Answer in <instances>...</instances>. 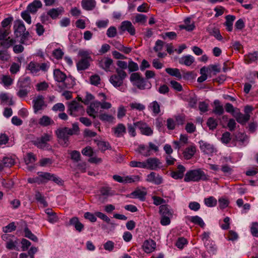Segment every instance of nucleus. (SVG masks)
Returning a JSON list of instances; mask_svg holds the SVG:
<instances>
[{
    "label": "nucleus",
    "mask_w": 258,
    "mask_h": 258,
    "mask_svg": "<svg viewBox=\"0 0 258 258\" xmlns=\"http://www.w3.org/2000/svg\"><path fill=\"white\" fill-rule=\"evenodd\" d=\"M80 128L77 122L72 124V128L63 127L57 129L55 134L57 138L59 140V143L63 147H68L70 144V137L74 135H78Z\"/></svg>",
    "instance_id": "f257e3e1"
},
{
    "label": "nucleus",
    "mask_w": 258,
    "mask_h": 258,
    "mask_svg": "<svg viewBox=\"0 0 258 258\" xmlns=\"http://www.w3.org/2000/svg\"><path fill=\"white\" fill-rule=\"evenodd\" d=\"M53 77L55 81L63 83L62 89L71 88L75 84V81L72 77H67L66 75L59 69L54 70Z\"/></svg>",
    "instance_id": "f03ea898"
},
{
    "label": "nucleus",
    "mask_w": 258,
    "mask_h": 258,
    "mask_svg": "<svg viewBox=\"0 0 258 258\" xmlns=\"http://www.w3.org/2000/svg\"><path fill=\"white\" fill-rule=\"evenodd\" d=\"M208 179V175H206L201 169H198L188 171L185 174L184 181L198 182L201 180L206 181Z\"/></svg>",
    "instance_id": "7ed1b4c3"
},
{
    "label": "nucleus",
    "mask_w": 258,
    "mask_h": 258,
    "mask_svg": "<svg viewBox=\"0 0 258 258\" xmlns=\"http://www.w3.org/2000/svg\"><path fill=\"white\" fill-rule=\"evenodd\" d=\"M116 74L111 76L109 79L110 83L114 87H119L122 86L123 80L127 77V74L124 70L116 69Z\"/></svg>",
    "instance_id": "20e7f679"
},
{
    "label": "nucleus",
    "mask_w": 258,
    "mask_h": 258,
    "mask_svg": "<svg viewBox=\"0 0 258 258\" xmlns=\"http://www.w3.org/2000/svg\"><path fill=\"white\" fill-rule=\"evenodd\" d=\"M130 81L133 83L134 85L140 90L145 89L146 86H148V88L151 87V84L147 85L146 80L141 76L139 73H132L130 76Z\"/></svg>",
    "instance_id": "39448f33"
},
{
    "label": "nucleus",
    "mask_w": 258,
    "mask_h": 258,
    "mask_svg": "<svg viewBox=\"0 0 258 258\" xmlns=\"http://www.w3.org/2000/svg\"><path fill=\"white\" fill-rule=\"evenodd\" d=\"M68 113L74 117L79 116L84 112L83 106L76 101H73L68 104Z\"/></svg>",
    "instance_id": "423d86ee"
},
{
    "label": "nucleus",
    "mask_w": 258,
    "mask_h": 258,
    "mask_svg": "<svg viewBox=\"0 0 258 258\" xmlns=\"http://www.w3.org/2000/svg\"><path fill=\"white\" fill-rule=\"evenodd\" d=\"M51 138V136L48 134H44L41 137L34 141L33 144L39 149H44L49 147L47 143Z\"/></svg>",
    "instance_id": "0eeeda50"
},
{
    "label": "nucleus",
    "mask_w": 258,
    "mask_h": 258,
    "mask_svg": "<svg viewBox=\"0 0 258 258\" xmlns=\"http://www.w3.org/2000/svg\"><path fill=\"white\" fill-rule=\"evenodd\" d=\"M146 169L156 170L162 167V163L157 158H149L146 161Z\"/></svg>",
    "instance_id": "6e6552de"
},
{
    "label": "nucleus",
    "mask_w": 258,
    "mask_h": 258,
    "mask_svg": "<svg viewBox=\"0 0 258 258\" xmlns=\"http://www.w3.org/2000/svg\"><path fill=\"white\" fill-rule=\"evenodd\" d=\"M135 125L136 128H139L142 134L144 135L150 136L153 134V131L152 128L148 126L146 123L143 121H140L136 122H135Z\"/></svg>",
    "instance_id": "1a4fd4ad"
},
{
    "label": "nucleus",
    "mask_w": 258,
    "mask_h": 258,
    "mask_svg": "<svg viewBox=\"0 0 258 258\" xmlns=\"http://www.w3.org/2000/svg\"><path fill=\"white\" fill-rule=\"evenodd\" d=\"M233 116L236 119V121L241 125H245L246 123L250 119V114H244L241 113L239 109L235 111L233 113Z\"/></svg>",
    "instance_id": "9d476101"
},
{
    "label": "nucleus",
    "mask_w": 258,
    "mask_h": 258,
    "mask_svg": "<svg viewBox=\"0 0 258 258\" xmlns=\"http://www.w3.org/2000/svg\"><path fill=\"white\" fill-rule=\"evenodd\" d=\"M44 98L42 95H39L35 99H33V109L34 111L36 113L39 110L43 109V107L46 106L45 104Z\"/></svg>",
    "instance_id": "9b49d317"
},
{
    "label": "nucleus",
    "mask_w": 258,
    "mask_h": 258,
    "mask_svg": "<svg viewBox=\"0 0 258 258\" xmlns=\"http://www.w3.org/2000/svg\"><path fill=\"white\" fill-rule=\"evenodd\" d=\"M14 34L16 37H19L26 31V28L22 21L18 20L14 22Z\"/></svg>",
    "instance_id": "f8f14e48"
},
{
    "label": "nucleus",
    "mask_w": 258,
    "mask_h": 258,
    "mask_svg": "<svg viewBox=\"0 0 258 258\" xmlns=\"http://www.w3.org/2000/svg\"><path fill=\"white\" fill-rule=\"evenodd\" d=\"M17 86L18 89L27 90L30 91L31 88V82L29 77H27L23 79H19L17 82Z\"/></svg>",
    "instance_id": "ddd939ff"
},
{
    "label": "nucleus",
    "mask_w": 258,
    "mask_h": 258,
    "mask_svg": "<svg viewBox=\"0 0 258 258\" xmlns=\"http://www.w3.org/2000/svg\"><path fill=\"white\" fill-rule=\"evenodd\" d=\"M201 150L206 154H211L215 151L214 146L202 140L199 142Z\"/></svg>",
    "instance_id": "4468645a"
},
{
    "label": "nucleus",
    "mask_w": 258,
    "mask_h": 258,
    "mask_svg": "<svg viewBox=\"0 0 258 258\" xmlns=\"http://www.w3.org/2000/svg\"><path fill=\"white\" fill-rule=\"evenodd\" d=\"M146 181L159 185L162 183L163 179L158 174H156L154 172H151L147 176Z\"/></svg>",
    "instance_id": "2eb2a0df"
},
{
    "label": "nucleus",
    "mask_w": 258,
    "mask_h": 258,
    "mask_svg": "<svg viewBox=\"0 0 258 258\" xmlns=\"http://www.w3.org/2000/svg\"><path fill=\"white\" fill-rule=\"evenodd\" d=\"M120 29L122 31H127L131 35L135 34V28L130 21H123L120 26Z\"/></svg>",
    "instance_id": "dca6fc26"
},
{
    "label": "nucleus",
    "mask_w": 258,
    "mask_h": 258,
    "mask_svg": "<svg viewBox=\"0 0 258 258\" xmlns=\"http://www.w3.org/2000/svg\"><path fill=\"white\" fill-rule=\"evenodd\" d=\"M185 168L179 164L177 166V171H172L170 173L171 176L175 179H181L183 178Z\"/></svg>",
    "instance_id": "f3484780"
},
{
    "label": "nucleus",
    "mask_w": 258,
    "mask_h": 258,
    "mask_svg": "<svg viewBox=\"0 0 258 258\" xmlns=\"http://www.w3.org/2000/svg\"><path fill=\"white\" fill-rule=\"evenodd\" d=\"M113 63V60L109 57H104L99 60V66L106 72L110 71V66Z\"/></svg>",
    "instance_id": "a211bd4d"
},
{
    "label": "nucleus",
    "mask_w": 258,
    "mask_h": 258,
    "mask_svg": "<svg viewBox=\"0 0 258 258\" xmlns=\"http://www.w3.org/2000/svg\"><path fill=\"white\" fill-rule=\"evenodd\" d=\"M156 242L151 239L146 240L143 244V248L146 253H150L154 251L156 248Z\"/></svg>",
    "instance_id": "6ab92c4d"
},
{
    "label": "nucleus",
    "mask_w": 258,
    "mask_h": 258,
    "mask_svg": "<svg viewBox=\"0 0 258 258\" xmlns=\"http://www.w3.org/2000/svg\"><path fill=\"white\" fill-rule=\"evenodd\" d=\"M115 137L119 138L123 136L126 133V127L122 123H118L115 127L112 128Z\"/></svg>",
    "instance_id": "aec40b11"
},
{
    "label": "nucleus",
    "mask_w": 258,
    "mask_h": 258,
    "mask_svg": "<svg viewBox=\"0 0 258 258\" xmlns=\"http://www.w3.org/2000/svg\"><path fill=\"white\" fill-rule=\"evenodd\" d=\"M42 4L39 0H35L32 3H30L27 7V10L30 13L34 14L35 13L39 8H41Z\"/></svg>",
    "instance_id": "412c9836"
},
{
    "label": "nucleus",
    "mask_w": 258,
    "mask_h": 258,
    "mask_svg": "<svg viewBox=\"0 0 258 258\" xmlns=\"http://www.w3.org/2000/svg\"><path fill=\"white\" fill-rule=\"evenodd\" d=\"M81 5L86 11H92L96 7V2L95 0H82Z\"/></svg>",
    "instance_id": "4be33fe9"
},
{
    "label": "nucleus",
    "mask_w": 258,
    "mask_h": 258,
    "mask_svg": "<svg viewBox=\"0 0 258 258\" xmlns=\"http://www.w3.org/2000/svg\"><path fill=\"white\" fill-rule=\"evenodd\" d=\"M63 12V9L62 7L57 8H53L47 12V15L50 16L52 19H56L59 15H61Z\"/></svg>",
    "instance_id": "5701e85b"
},
{
    "label": "nucleus",
    "mask_w": 258,
    "mask_h": 258,
    "mask_svg": "<svg viewBox=\"0 0 258 258\" xmlns=\"http://www.w3.org/2000/svg\"><path fill=\"white\" fill-rule=\"evenodd\" d=\"M131 195L134 198H137L142 201H144L146 199L147 191L145 190H141L140 189H137L132 192Z\"/></svg>",
    "instance_id": "b1692460"
},
{
    "label": "nucleus",
    "mask_w": 258,
    "mask_h": 258,
    "mask_svg": "<svg viewBox=\"0 0 258 258\" xmlns=\"http://www.w3.org/2000/svg\"><path fill=\"white\" fill-rule=\"evenodd\" d=\"M159 213L161 216L172 217L173 211L170 209L169 205H162L159 207Z\"/></svg>",
    "instance_id": "393cba45"
},
{
    "label": "nucleus",
    "mask_w": 258,
    "mask_h": 258,
    "mask_svg": "<svg viewBox=\"0 0 258 258\" xmlns=\"http://www.w3.org/2000/svg\"><path fill=\"white\" fill-rule=\"evenodd\" d=\"M194 57L190 55H187L182 56L179 60V63L186 66H190L194 62Z\"/></svg>",
    "instance_id": "a878e982"
},
{
    "label": "nucleus",
    "mask_w": 258,
    "mask_h": 258,
    "mask_svg": "<svg viewBox=\"0 0 258 258\" xmlns=\"http://www.w3.org/2000/svg\"><path fill=\"white\" fill-rule=\"evenodd\" d=\"M91 61V60L88 59L81 58L77 63V70L78 71H84L87 69L90 65V62Z\"/></svg>",
    "instance_id": "bb28decb"
},
{
    "label": "nucleus",
    "mask_w": 258,
    "mask_h": 258,
    "mask_svg": "<svg viewBox=\"0 0 258 258\" xmlns=\"http://www.w3.org/2000/svg\"><path fill=\"white\" fill-rule=\"evenodd\" d=\"M45 212L47 215V220L50 223H53L57 221V216H56V213L54 212L52 209H46L45 210Z\"/></svg>",
    "instance_id": "cd10ccee"
},
{
    "label": "nucleus",
    "mask_w": 258,
    "mask_h": 258,
    "mask_svg": "<svg viewBox=\"0 0 258 258\" xmlns=\"http://www.w3.org/2000/svg\"><path fill=\"white\" fill-rule=\"evenodd\" d=\"M39 124L42 126H47L54 124V122L48 116L43 115L39 119Z\"/></svg>",
    "instance_id": "c85d7f7f"
},
{
    "label": "nucleus",
    "mask_w": 258,
    "mask_h": 258,
    "mask_svg": "<svg viewBox=\"0 0 258 258\" xmlns=\"http://www.w3.org/2000/svg\"><path fill=\"white\" fill-rule=\"evenodd\" d=\"M33 75H36L39 72V63L34 61H31L26 68Z\"/></svg>",
    "instance_id": "c756f323"
},
{
    "label": "nucleus",
    "mask_w": 258,
    "mask_h": 258,
    "mask_svg": "<svg viewBox=\"0 0 258 258\" xmlns=\"http://www.w3.org/2000/svg\"><path fill=\"white\" fill-rule=\"evenodd\" d=\"M226 22L224 25L226 26V29L228 31L231 32L233 29V22L235 19V17L233 15H227L226 16Z\"/></svg>",
    "instance_id": "7c9ffc66"
},
{
    "label": "nucleus",
    "mask_w": 258,
    "mask_h": 258,
    "mask_svg": "<svg viewBox=\"0 0 258 258\" xmlns=\"http://www.w3.org/2000/svg\"><path fill=\"white\" fill-rule=\"evenodd\" d=\"M165 71L169 75L176 77L178 80L182 78V75L178 69L168 68L165 69Z\"/></svg>",
    "instance_id": "2f4dec72"
},
{
    "label": "nucleus",
    "mask_w": 258,
    "mask_h": 258,
    "mask_svg": "<svg viewBox=\"0 0 258 258\" xmlns=\"http://www.w3.org/2000/svg\"><path fill=\"white\" fill-rule=\"evenodd\" d=\"M215 107L213 110V112L215 114L221 115L223 114L224 111L223 107L220 104V102L218 100H215L214 102Z\"/></svg>",
    "instance_id": "473e14b6"
},
{
    "label": "nucleus",
    "mask_w": 258,
    "mask_h": 258,
    "mask_svg": "<svg viewBox=\"0 0 258 258\" xmlns=\"http://www.w3.org/2000/svg\"><path fill=\"white\" fill-rule=\"evenodd\" d=\"M136 151L145 157H148L151 155L150 149L144 145H140Z\"/></svg>",
    "instance_id": "72a5a7b5"
},
{
    "label": "nucleus",
    "mask_w": 258,
    "mask_h": 258,
    "mask_svg": "<svg viewBox=\"0 0 258 258\" xmlns=\"http://www.w3.org/2000/svg\"><path fill=\"white\" fill-rule=\"evenodd\" d=\"M148 107L155 115H157L161 112L160 105L157 101H154L150 103Z\"/></svg>",
    "instance_id": "f704fd0d"
},
{
    "label": "nucleus",
    "mask_w": 258,
    "mask_h": 258,
    "mask_svg": "<svg viewBox=\"0 0 258 258\" xmlns=\"http://www.w3.org/2000/svg\"><path fill=\"white\" fill-rule=\"evenodd\" d=\"M187 218L191 222L199 225L202 228H204L205 225L202 219L198 216L188 217Z\"/></svg>",
    "instance_id": "c9c22d12"
},
{
    "label": "nucleus",
    "mask_w": 258,
    "mask_h": 258,
    "mask_svg": "<svg viewBox=\"0 0 258 258\" xmlns=\"http://www.w3.org/2000/svg\"><path fill=\"white\" fill-rule=\"evenodd\" d=\"M196 151V147L194 146L188 147L183 152V156L185 159H189L194 155Z\"/></svg>",
    "instance_id": "e433bc0d"
},
{
    "label": "nucleus",
    "mask_w": 258,
    "mask_h": 258,
    "mask_svg": "<svg viewBox=\"0 0 258 258\" xmlns=\"http://www.w3.org/2000/svg\"><path fill=\"white\" fill-rule=\"evenodd\" d=\"M35 198L36 201L40 204L43 205L44 207H47L48 204L45 200V197L39 191H36Z\"/></svg>",
    "instance_id": "4c0bfd02"
},
{
    "label": "nucleus",
    "mask_w": 258,
    "mask_h": 258,
    "mask_svg": "<svg viewBox=\"0 0 258 258\" xmlns=\"http://www.w3.org/2000/svg\"><path fill=\"white\" fill-rule=\"evenodd\" d=\"M96 142L98 148L102 152H104L108 149H111V146L108 142L102 141H96Z\"/></svg>",
    "instance_id": "58836bf2"
},
{
    "label": "nucleus",
    "mask_w": 258,
    "mask_h": 258,
    "mask_svg": "<svg viewBox=\"0 0 258 258\" xmlns=\"http://www.w3.org/2000/svg\"><path fill=\"white\" fill-rule=\"evenodd\" d=\"M184 22L186 25H180V29H185L186 30H187L188 31H191L195 29V26L194 24H189L190 22V18H186L184 20Z\"/></svg>",
    "instance_id": "ea45409f"
},
{
    "label": "nucleus",
    "mask_w": 258,
    "mask_h": 258,
    "mask_svg": "<svg viewBox=\"0 0 258 258\" xmlns=\"http://www.w3.org/2000/svg\"><path fill=\"white\" fill-rule=\"evenodd\" d=\"M258 58V52L255 51L253 53H249L245 56V60L247 63H251L256 61Z\"/></svg>",
    "instance_id": "a19ab883"
},
{
    "label": "nucleus",
    "mask_w": 258,
    "mask_h": 258,
    "mask_svg": "<svg viewBox=\"0 0 258 258\" xmlns=\"http://www.w3.org/2000/svg\"><path fill=\"white\" fill-rule=\"evenodd\" d=\"M0 83L3 84L6 87L11 86L13 83V80L9 75H2Z\"/></svg>",
    "instance_id": "79ce46f5"
},
{
    "label": "nucleus",
    "mask_w": 258,
    "mask_h": 258,
    "mask_svg": "<svg viewBox=\"0 0 258 258\" xmlns=\"http://www.w3.org/2000/svg\"><path fill=\"white\" fill-rule=\"evenodd\" d=\"M100 195H99V199L102 202L104 201L103 198L106 199L108 196L110 195V188L106 187H103L100 189Z\"/></svg>",
    "instance_id": "37998d69"
},
{
    "label": "nucleus",
    "mask_w": 258,
    "mask_h": 258,
    "mask_svg": "<svg viewBox=\"0 0 258 258\" xmlns=\"http://www.w3.org/2000/svg\"><path fill=\"white\" fill-rule=\"evenodd\" d=\"M24 231L25 233V236L26 237L31 239L34 242L38 241V239L37 236L33 234L27 226L25 227Z\"/></svg>",
    "instance_id": "c03bdc74"
},
{
    "label": "nucleus",
    "mask_w": 258,
    "mask_h": 258,
    "mask_svg": "<svg viewBox=\"0 0 258 258\" xmlns=\"http://www.w3.org/2000/svg\"><path fill=\"white\" fill-rule=\"evenodd\" d=\"M25 163L26 165L30 163H33L36 160L35 155L32 153H28L24 158Z\"/></svg>",
    "instance_id": "a18cd8bd"
},
{
    "label": "nucleus",
    "mask_w": 258,
    "mask_h": 258,
    "mask_svg": "<svg viewBox=\"0 0 258 258\" xmlns=\"http://www.w3.org/2000/svg\"><path fill=\"white\" fill-rule=\"evenodd\" d=\"M4 167H10L14 165L15 160L11 157H4L2 160Z\"/></svg>",
    "instance_id": "49530a36"
},
{
    "label": "nucleus",
    "mask_w": 258,
    "mask_h": 258,
    "mask_svg": "<svg viewBox=\"0 0 258 258\" xmlns=\"http://www.w3.org/2000/svg\"><path fill=\"white\" fill-rule=\"evenodd\" d=\"M98 117L101 121L104 122H111L114 119L112 115L108 114L107 113L100 114Z\"/></svg>",
    "instance_id": "de8ad7c7"
},
{
    "label": "nucleus",
    "mask_w": 258,
    "mask_h": 258,
    "mask_svg": "<svg viewBox=\"0 0 258 258\" xmlns=\"http://www.w3.org/2000/svg\"><path fill=\"white\" fill-rule=\"evenodd\" d=\"M38 174L42 178L41 182H46L50 180L52 175V174L49 172H38Z\"/></svg>",
    "instance_id": "09e8293b"
},
{
    "label": "nucleus",
    "mask_w": 258,
    "mask_h": 258,
    "mask_svg": "<svg viewBox=\"0 0 258 258\" xmlns=\"http://www.w3.org/2000/svg\"><path fill=\"white\" fill-rule=\"evenodd\" d=\"M205 204L209 207H214L217 204V200L213 197H210L205 199Z\"/></svg>",
    "instance_id": "8fccbe9b"
},
{
    "label": "nucleus",
    "mask_w": 258,
    "mask_h": 258,
    "mask_svg": "<svg viewBox=\"0 0 258 258\" xmlns=\"http://www.w3.org/2000/svg\"><path fill=\"white\" fill-rule=\"evenodd\" d=\"M130 166L132 167H139L142 168H145L146 167V161L145 162H140L137 161H132L130 163Z\"/></svg>",
    "instance_id": "3c124183"
},
{
    "label": "nucleus",
    "mask_w": 258,
    "mask_h": 258,
    "mask_svg": "<svg viewBox=\"0 0 258 258\" xmlns=\"http://www.w3.org/2000/svg\"><path fill=\"white\" fill-rule=\"evenodd\" d=\"M207 124L209 128L212 130L215 129L218 125L216 120L213 117H210L208 118Z\"/></svg>",
    "instance_id": "603ef678"
},
{
    "label": "nucleus",
    "mask_w": 258,
    "mask_h": 258,
    "mask_svg": "<svg viewBox=\"0 0 258 258\" xmlns=\"http://www.w3.org/2000/svg\"><path fill=\"white\" fill-rule=\"evenodd\" d=\"M140 177L138 175L127 176L124 177L123 183H132L140 180Z\"/></svg>",
    "instance_id": "864d4df0"
},
{
    "label": "nucleus",
    "mask_w": 258,
    "mask_h": 258,
    "mask_svg": "<svg viewBox=\"0 0 258 258\" xmlns=\"http://www.w3.org/2000/svg\"><path fill=\"white\" fill-rule=\"evenodd\" d=\"M78 55L81 57V59L92 60L90 53L87 50H81L79 51Z\"/></svg>",
    "instance_id": "5fc2aeb1"
},
{
    "label": "nucleus",
    "mask_w": 258,
    "mask_h": 258,
    "mask_svg": "<svg viewBox=\"0 0 258 258\" xmlns=\"http://www.w3.org/2000/svg\"><path fill=\"white\" fill-rule=\"evenodd\" d=\"M235 139L237 141L240 142L242 144H244V143L247 140L248 137L244 133H238L236 135Z\"/></svg>",
    "instance_id": "6e6d98bb"
},
{
    "label": "nucleus",
    "mask_w": 258,
    "mask_h": 258,
    "mask_svg": "<svg viewBox=\"0 0 258 258\" xmlns=\"http://www.w3.org/2000/svg\"><path fill=\"white\" fill-rule=\"evenodd\" d=\"M13 21V18L12 17H9L5 18L1 23L3 29H8V26L10 27V25Z\"/></svg>",
    "instance_id": "4d7b16f0"
},
{
    "label": "nucleus",
    "mask_w": 258,
    "mask_h": 258,
    "mask_svg": "<svg viewBox=\"0 0 258 258\" xmlns=\"http://www.w3.org/2000/svg\"><path fill=\"white\" fill-rule=\"evenodd\" d=\"M130 106L133 109H136L139 111H142L145 109L144 105L137 102H133L130 103Z\"/></svg>",
    "instance_id": "13d9d810"
},
{
    "label": "nucleus",
    "mask_w": 258,
    "mask_h": 258,
    "mask_svg": "<svg viewBox=\"0 0 258 258\" xmlns=\"http://www.w3.org/2000/svg\"><path fill=\"white\" fill-rule=\"evenodd\" d=\"M161 37L164 39H166V38H168L170 40H173L176 39L177 34L174 32H167L162 34L161 35Z\"/></svg>",
    "instance_id": "bf43d9fd"
},
{
    "label": "nucleus",
    "mask_w": 258,
    "mask_h": 258,
    "mask_svg": "<svg viewBox=\"0 0 258 258\" xmlns=\"http://www.w3.org/2000/svg\"><path fill=\"white\" fill-rule=\"evenodd\" d=\"M231 134L228 132H226L224 133L221 138V142L225 144H227L229 143L231 140Z\"/></svg>",
    "instance_id": "052dcab7"
},
{
    "label": "nucleus",
    "mask_w": 258,
    "mask_h": 258,
    "mask_svg": "<svg viewBox=\"0 0 258 258\" xmlns=\"http://www.w3.org/2000/svg\"><path fill=\"white\" fill-rule=\"evenodd\" d=\"M19 37H20V42L21 44H25L26 41L28 40L30 37V35L28 31H25L22 33V35Z\"/></svg>",
    "instance_id": "680f3d73"
},
{
    "label": "nucleus",
    "mask_w": 258,
    "mask_h": 258,
    "mask_svg": "<svg viewBox=\"0 0 258 258\" xmlns=\"http://www.w3.org/2000/svg\"><path fill=\"white\" fill-rule=\"evenodd\" d=\"M250 232L252 235L254 237H258V223L257 222H253L252 223L251 228H250Z\"/></svg>",
    "instance_id": "e2e57ef3"
},
{
    "label": "nucleus",
    "mask_w": 258,
    "mask_h": 258,
    "mask_svg": "<svg viewBox=\"0 0 258 258\" xmlns=\"http://www.w3.org/2000/svg\"><path fill=\"white\" fill-rule=\"evenodd\" d=\"M30 12L26 10L21 13L22 18L29 24L31 23V18L29 14Z\"/></svg>",
    "instance_id": "0e129e2a"
},
{
    "label": "nucleus",
    "mask_w": 258,
    "mask_h": 258,
    "mask_svg": "<svg viewBox=\"0 0 258 258\" xmlns=\"http://www.w3.org/2000/svg\"><path fill=\"white\" fill-rule=\"evenodd\" d=\"M16 229V226L15 225V223L11 222L3 228V231L5 233H9L15 231Z\"/></svg>",
    "instance_id": "69168bd1"
},
{
    "label": "nucleus",
    "mask_w": 258,
    "mask_h": 258,
    "mask_svg": "<svg viewBox=\"0 0 258 258\" xmlns=\"http://www.w3.org/2000/svg\"><path fill=\"white\" fill-rule=\"evenodd\" d=\"M211 35L214 36L218 40H221L222 39V36L220 34V31L218 29L214 28L210 32Z\"/></svg>",
    "instance_id": "338daca9"
},
{
    "label": "nucleus",
    "mask_w": 258,
    "mask_h": 258,
    "mask_svg": "<svg viewBox=\"0 0 258 258\" xmlns=\"http://www.w3.org/2000/svg\"><path fill=\"white\" fill-rule=\"evenodd\" d=\"M209 105L205 101L200 102L199 103V109L201 111V114L205 113L208 110Z\"/></svg>",
    "instance_id": "774afa93"
}]
</instances>
